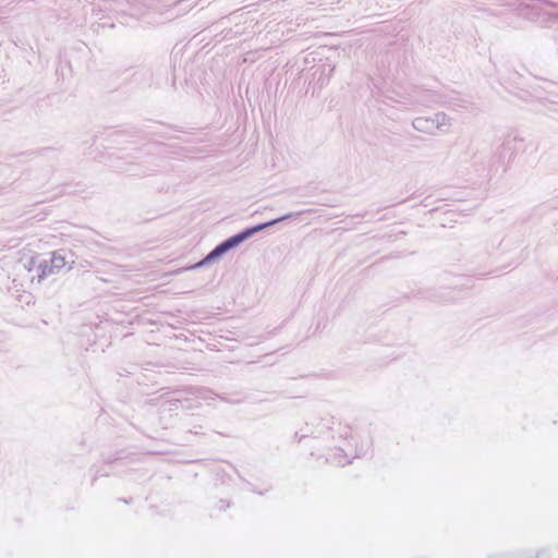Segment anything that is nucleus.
I'll list each match as a JSON object with an SVG mask.
<instances>
[{"label":"nucleus","instance_id":"1","mask_svg":"<svg viewBox=\"0 0 558 558\" xmlns=\"http://www.w3.org/2000/svg\"><path fill=\"white\" fill-rule=\"evenodd\" d=\"M277 220H274L271 222H267V223H263V225H259V226H256L254 228H251V229H247L245 231H243L242 233L240 234H236L230 239H228L227 241H225L222 244H220L219 246H217L209 255L207 258H214L216 256H219L221 255L222 253H225L226 251H228L229 248L238 245L239 243H241L243 240H245L246 238L251 236L252 234H254L255 232L257 231H260L263 230L264 228L268 227V226H271L272 223H275Z\"/></svg>","mask_w":558,"mask_h":558}]
</instances>
